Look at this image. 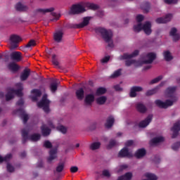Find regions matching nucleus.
I'll list each match as a JSON object with an SVG mask.
<instances>
[{"mask_svg": "<svg viewBox=\"0 0 180 180\" xmlns=\"http://www.w3.org/2000/svg\"><path fill=\"white\" fill-rule=\"evenodd\" d=\"M143 20H144V16L143 15H138L136 16V22H138L139 23H141Z\"/></svg>", "mask_w": 180, "mask_h": 180, "instance_id": "052dcab7", "label": "nucleus"}, {"mask_svg": "<svg viewBox=\"0 0 180 180\" xmlns=\"http://www.w3.org/2000/svg\"><path fill=\"white\" fill-rule=\"evenodd\" d=\"M179 147H180V142H176L172 146V150H174V151H176V150H178Z\"/></svg>", "mask_w": 180, "mask_h": 180, "instance_id": "4d7b16f0", "label": "nucleus"}, {"mask_svg": "<svg viewBox=\"0 0 180 180\" xmlns=\"http://www.w3.org/2000/svg\"><path fill=\"white\" fill-rule=\"evenodd\" d=\"M75 94L78 101H82L85 96V91H84V89L80 88L76 91Z\"/></svg>", "mask_w": 180, "mask_h": 180, "instance_id": "412c9836", "label": "nucleus"}, {"mask_svg": "<svg viewBox=\"0 0 180 180\" xmlns=\"http://www.w3.org/2000/svg\"><path fill=\"white\" fill-rule=\"evenodd\" d=\"M165 139L162 136H158L155 137L151 140V142L153 144H158V143H162L164 141Z\"/></svg>", "mask_w": 180, "mask_h": 180, "instance_id": "79ce46f5", "label": "nucleus"}, {"mask_svg": "<svg viewBox=\"0 0 180 180\" xmlns=\"http://www.w3.org/2000/svg\"><path fill=\"white\" fill-rule=\"evenodd\" d=\"M70 172H72V174H75V172H78V167L72 166V167H70Z\"/></svg>", "mask_w": 180, "mask_h": 180, "instance_id": "0e129e2a", "label": "nucleus"}, {"mask_svg": "<svg viewBox=\"0 0 180 180\" xmlns=\"http://www.w3.org/2000/svg\"><path fill=\"white\" fill-rule=\"evenodd\" d=\"M12 158V153L7 154L4 158L0 155V164L4 162L5 161L6 162H8Z\"/></svg>", "mask_w": 180, "mask_h": 180, "instance_id": "ea45409f", "label": "nucleus"}, {"mask_svg": "<svg viewBox=\"0 0 180 180\" xmlns=\"http://www.w3.org/2000/svg\"><path fill=\"white\" fill-rule=\"evenodd\" d=\"M104 94H106V89L104 87H100L97 89L96 94V95H104Z\"/></svg>", "mask_w": 180, "mask_h": 180, "instance_id": "49530a36", "label": "nucleus"}, {"mask_svg": "<svg viewBox=\"0 0 180 180\" xmlns=\"http://www.w3.org/2000/svg\"><path fill=\"white\" fill-rule=\"evenodd\" d=\"M176 91V86H170L166 89V94L169 98H172L174 94Z\"/></svg>", "mask_w": 180, "mask_h": 180, "instance_id": "bb28decb", "label": "nucleus"}, {"mask_svg": "<svg viewBox=\"0 0 180 180\" xmlns=\"http://www.w3.org/2000/svg\"><path fill=\"white\" fill-rule=\"evenodd\" d=\"M96 33H100L103 39L106 43H110L112 37H113V32L110 30H106L105 28L98 27L96 29Z\"/></svg>", "mask_w": 180, "mask_h": 180, "instance_id": "7ed1b4c3", "label": "nucleus"}, {"mask_svg": "<svg viewBox=\"0 0 180 180\" xmlns=\"http://www.w3.org/2000/svg\"><path fill=\"white\" fill-rule=\"evenodd\" d=\"M34 46H36V41L33 39H31L25 46L27 49H29L30 47H34Z\"/></svg>", "mask_w": 180, "mask_h": 180, "instance_id": "864d4df0", "label": "nucleus"}, {"mask_svg": "<svg viewBox=\"0 0 180 180\" xmlns=\"http://www.w3.org/2000/svg\"><path fill=\"white\" fill-rule=\"evenodd\" d=\"M142 30H143L145 34L147 36H150L151 34V22L150 21H147L142 25Z\"/></svg>", "mask_w": 180, "mask_h": 180, "instance_id": "2eb2a0df", "label": "nucleus"}, {"mask_svg": "<svg viewBox=\"0 0 180 180\" xmlns=\"http://www.w3.org/2000/svg\"><path fill=\"white\" fill-rule=\"evenodd\" d=\"M51 61L53 65H56V67H58L60 65V63H58V60H57V55L56 54L52 55Z\"/></svg>", "mask_w": 180, "mask_h": 180, "instance_id": "de8ad7c7", "label": "nucleus"}, {"mask_svg": "<svg viewBox=\"0 0 180 180\" xmlns=\"http://www.w3.org/2000/svg\"><path fill=\"white\" fill-rule=\"evenodd\" d=\"M44 147H45V148H51V147H53V145L49 141H45L44 143Z\"/></svg>", "mask_w": 180, "mask_h": 180, "instance_id": "5fc2aeb1", "label": "nucleus"}, {"mask_svg": "<svg viewBox=\"0 0 180 180\" xmlns=\"http://www.w3.org/2000/svg\"><path fill=\"white\" fill-rule=\"evenodd\" d=\"M144 176H146V178H147L148 180H157L158 179V177H157V175L153 174V173H146L144 174Z\"/></svg>", "mask_w": 180, "mask_h": 180, "instance_id": "a19ab883", "label": "nucleus"}, {"mask_svg": "<svg viewBox=\"0 0 180 180\" xmlns=\"http://www.w3.org/2000/svg\"><path fill=\"white\" fill-rule=\"evenodd\" d=\"M176 98L174 100H166L165 102H163L161 100H156L155 101V103L156 105L158 106V108H160V109H168L169 106H172L174 105V102H176Z\"/></svg>", "mask_w": 180, "mask_h": 180, "instance_id": "423d86ee", "label": "nucleus"}, {"mask_svg": "<svg viewBox=\"0 0 180 180\" xmlns=\"http://www.w3.org/2000/svg\"><path fill=\"white\" fill-rule=\"evenodd\" d=\"M107 98L105 96H100L96 99V102L98 105H105V103L107 101Z\"/></svg>", "mask_w": 180, "mask_h": 180, "instance_id": "f704fd0d", "label": "nucleus"}, {"mask_svg": "<svg viewBox=\"0 0 180 180\" xmlns=\"http://www.w3.org/2000/svg\"><path fill=\"white\" fill-rule=\"evenodd\" d=\"M140 51L139 50H135L132 53H124V56H121V60H127L125 61V65L127 67H130L131 64H134L136 63L135 60H130V58H133L134 57H137L139 56Z\"/></svg>", "mask_w": 180, "mask_h": 180, "instance_id": "20e7f679", "label": "nucleus"}, {"mask_svg": "<svg viewBox=\"0 0 180 180\" xmlns=\"http://www.w3.org/2000/svg\"><path fill=\"white\" fill-rule=\"evenodd\" d=\"M161 79H162V75H160L158 77H155V79H152L150 82V84L153 85V84H157V83L160 82V81H161Z\"/></svg>", "mask_w": 180, "mask_h": 180, "instance_id": "8fccbe9b", "label": "nucleus"}, {"mask_svg": "<svg viewBox=\"0 0 180 180\" xmlns=\"http://www.w3.org/2000/svg\"><path fill=\"white\" fill-rule=\"evenodd\" d=\"M15 9L18 12H25L27 11L28 8L27 6L22 4V3L19 2L15 5Z\"/></svg>", "mask_w": 180, "mask_h": 180, "instance_id": "cd10ccee", "label": "nucleus"}, {"mask_svg": "<svg viewBox=\"0 0 180 180\" xmlns=\"http://www.w3.org/2000/svg\"><path fill=\"white\" fill-rule=\"evenodd\" d=\"M141 30H143V24L141 22H139L136 25L134 26V31L136 33L141 32Z\"/></svg>", "mask_w": 180, "mask_h": 180, "instance_id": "37998d69", "label": "nucleus"}, {"mask_svg": "<svg viewBox=\"0 0 180 180\" xmlns=\"http://www.w3.org/2000/svg\"><path fill=\"white\" fill-rule=\"evenodd\" d=\"M47 124L49 127H51V129H56V126L53 123V120H51V119L48 120Z\"/></svg>", "mask_w": 180, "mask_h": 180, "instance_id": "6e6d98bb", "label": "nucleus"}, {"mask_svg": "<svg viewBox=\"0 0 180 180\" xmlns=\"http://www.w3.org/2000/svg\"><path fill=\"white\" fill-rule=\"evenodd\" d=\"M118 157H120L121 158L128 157V158H130V157H131V153L129 152V148L125 147L120 151L118 153Z\"/></svg>", "mask_w": 180, "mask_h": 180, "instance_id": "f3484780", "label": "nucleus"}, {"mask_svg": "<svg viewBox=\"0 0 180 180\" xmlns=\"http://www.w3.org/2000/svg\"><path fill=\"white\" fill-rule=\"evenodd\" d=\"M84 6L89 8V9H92L93 11H96V9L99 8V6H98V5L89 2L85 3Z\"/></svg>", "mask_w": 180, "mask_h": 180, "instance_id": "c9c22d12", "label": "nucleus"}, {"mask_svg": "<svg viewBox=\"0 0 180 180\" xmlns=\"http://www.w3.org/2000/svg\"><path fill=\"white\" fill-rule=\"evenodd\" d=\"M31 92L32 94H34L35 96H41V91L37 89H32Z\"/></svg>", "mask_w": 180, "mask_h": 180, "instance_id": "603ef678", "label": "nucleus"}, {"mask_svg": "<svg viewBox=\"0 0 180 180\" xmlns=\"http://www.w3.org/2000/svg\"><path fill=\"white\" fill-rule=\"evenodd\" d=\"M102 174L103 176H106V178H110V173L109 172V170L104 169Z\"/></svg>", "mask_w": 180, "mask_h": 180, "instance_id": "680f3d73", "label": "nucleus"}, {"mask_svg": "<svg viewBox=\"0 0 180 180\" xmlns=\"http://www.w3.org/2000/svg\"><path fill=\"white\" fill-rule=\"evenodd\" d=\"M7 171L8 172H13L15 171V167L12 166L10 163H7Z\"/></svg>", "mask_w": 180, "mask_h": 180, "instance_id": "13d9d810", "label": "nucleus"}, {"mask_svg": "<svg viewBox=\"0 0 180 180\" xmlns=\"http://www.w3.org/2000/svg\"><path fill=\"white\" fill-rule=\"evenodd\" d=\"M30 76V69H25L22 72V74L20 75V79L22 81H26Z\"/></svg>", "mask_w": 180, "mask_h": 180, "instance_id": "a878e982", "label": "nucleus"}, {"mask_svg": "<svg viewBox=\"0 0 180 180\" xmlns=\"http://www.w3.org/2000/svg\"><path fill=\"white\" fill-rule=\"evenodd\" d=\"M171 19H172V14L169 13L165 15V18L160 17L156 19V23H167V22H171Z\"/></svg>", "mask_w": 180, "mask_h": 180, "instance_id": "ddd939ff", "label": "nucleus"}, {"mask_svg": "<svg viewBox=\"0 0 180 180\" xmlns=\"http://www.w3.org/2000/svg\"><path fill=\"white\" fill-rule=\"evenodd\" d=\"M16 86L19 89H8L7 94H6V102H9V101L13 99V98H15V95H17V96H19L20 98L23 96V93L22 92V91H23V84L22 83H17Z\"/></svg>", "mask_w": 180, "mask_h": 180, "instance_id": "f257e3e1", "label": "nucleus"}, {"mask_svg": "<svg viewBox=\"0 0 180 180\" xmlns=\"http://www.w3.org/2000/svg\"><path fill=\"white\" fill-rule=\"evenodd\" d=\"M143 87L139 86H134L131 88L129 96L130 98H136L137 96L136 92H141Z\"/></svg>", "mask_w": 180, "mask_h": 180, "instance_id": "4468645a", "label": "nucleus"}, {"mask_svg": "<svg viewBox=\"0 0 180 180\" xmlns=\"http://www.w3.org/2000/svg\"><path fill=\"white\" fill-rule=\"evenodd\" d=\"M21 134L22 137V144H25L27 140H30V141H39V140L41 139V135H40V134H33L31 136H29V131L25 129H22Z\"/></svg>", "mask_w": 180, "mask_h": 180, "instance_id": "f03ea898", "label": "nucleus"}, {"mask_svg": "<svg viewBox=\"0 0 180 180\" xmlns=\"http://www.w3.org/2000/svg\"><path fill=\"white\" fill-rule=\"evenodd\" d=\"M11 58L15 61H20V60H22V53L18 51L13 52L11 53Z\"/></svg>", "mask_w": 180, "mask_h": 180, "instance_id": "b1692460", "label": "nucleus"}, {"mask_svg": "<svg viewBox=\"0 0 180 180\" xmlns=\"http://www.w3.org/2000/svg\"><path fill=\"white\" fill-rule=\"evenodd\" d=\"M146 153L147 152L144 148L139 149L135 153V157H136V158H143V157L146 155Z\"/></svg>", "mask_w": 180, "mask_h": 180, "instance_id": "c85d7f7f", "label": "nucleus"}, {"mask_svg": "<svg viewBox=\"0 0 180 180\" xmlns=\"http://www.w3.org/2000/svg\"><path fill=\"white\" fill-rule=\"evenodd\" d=\"M136 108L139 113H146L147 112V107L141 103H136Z\"/></svg>", "mask_w": 180, "mask_h": 180, "instance_id": "5701e85b", "label": "nucleus"}, {"mask_svg": "<svg viewBox=\"0 0 180 180\" xmlns=\"http://www.w3.org/2000/svg\"><path fill=\"white\" fill-rule=\"evenodd\" d=\"M84 12H85V8L81 4H74L70 9V13H72V15H77Z\"/></svg>", "mask_w": 180, "mask_h": 180, "instance_id": "1a4fd4ad", "label": "nucleus"}, {"mask_svg": "<svg viewBox=\"0 0 180 180\" xmlns=\"http://www.w3.org/2000/svg\"><path fill=\"white\" fill-rule=\"evenodd\" d=\"M57 130H58V131H60V133H63V134H65V133H67V128L63 125L57 127Z\"/></svg>", "mask_w": 180, "mask_h": 180, "instance_id": "3c124183", "label": "nucleus"}, {"mask_svg": "<svg viewBox=\"0 0 180 180\" xmlns=\"http://www.w3.org/2000/svg\"><path fill=\"white\" fill-rule=\"evenodd\" d=\"M172 37H173L174 41H178V40H179V39H180V35H179V34H176L173 35Z\"/></svg>", "mask_w": 180, "mask_h": 180, "instance_id": "774afa93", "label": "nucleus"}, {"mask_svg": "<svg viewBox=\"0 0 180 180\" xmlns=\"http://www.w3.org/2000/svg\"><path fill=\"white\" fill-rule=\"evenodd\" d=\"M36 12H39L40 13H49V12H54V8L51 7L50 8H38Z\"/></svg>", "mask_w": 180, "mask_h": 180, "instance_id": "4c0bfd02", "label": "nucleus"}, {"mask_svg": "<svg viewBox=\"0 0 180 180\" xmlns=\"http://www.w3.org/2000/svg\"><path fill=\"white\" fill-rule=\"evenodd\" d=\"M56 158H57V148H53L49 151V157L47 159L48 162H51Z\"/></svg>", "mask_w": 180, "mask_h": 180, "instance_id": "aec40b11", "label": "nucleus"}, {"mask_svg": "<svg viewBox=\"0 0 180 180\" xmlns=\"http://www.w3.org/2000/svg\"><path fill=\"white\" fill-rule=\"evenodd\" d=\"M141 9H143V11L145 13H148V12H150V3H148L147 1L143 3L141 5Z\"/></svg>", "mask_w": 180, "mask_h": 180, "instance_id": "7c9ffc66", "label": "nucleus"}, {"mask_svg": "<svg viewBox=\"0 0 180 180\" xmlns=\"http://www.w3.org/2000/svg\"><path fill=\"white\" fill-rule=\"evenodd\" d=\"M163 56L165 61H171L174 58V57H172V55H171V52L169 51H165L163 52Z\"/></svg>", "mask_w": 180, "mask_h": 180, "instance_id": "2f4dec72", "label": "nucleus"}, {"mask_svg": "<svg viewBox=\"0 0 180 180\" xmlns=\"http://www.w3.org/2000/svg\"><path fill=\"white\" fill-rule=\"evenodd\" d=\"M63 32L58 31L53 34V39L56 43H61V40H63Z\"/></svg>", "mask_w": 180, "mask_h": 180, "instance_id": "393cba45", "label": "nucleus"}, {"mask_svg": "<svg viewBox=\"0 0 180 180\" xmlns=\"http://www.w3.org/2000/svg\"><path fill=\"white\" fill-rule=\"evenodd\" d=\"M165 4H167V5H171V4H176L178 0H164Z\"/></svg>", "mask_w": 180, "mask_h": 180, "instance_id": "e2e57ef3", "label": "nucleus"}, {"mask_svg": "<svg viewBox=\"0 0 180 180\" xmlns=\"http://www.w3.org/2000/svg\"><path fill=\"white\" fill-rule=\"evenodd\" d=\"M134 141L133 140H129L125 143V146L126 147H131V146H133L134 144Z\"/></svg>", "mask_w": 180, "mask_h": 180, "instance_id": "338daca9", "label": "nucleus"}, {"mask_svg": "<svg viewBox=\"0 0 180 180\" xmlns=\"http://www.w3.org/2000/svg\"><path fill=\"white\" fill-rule=\"evenodd\" d=\"M133 177L131 172H127L125 174L120 176L117 180H130Z\"/></svg>", "mask_w": 180, "mask_h": 180, "instance_id": "473e14b6", "label": "nucleus"}, {"mask_svg": "<svg viewBox=\"0 0 180 180\" xmlns=\"http://www.w3.org/2000/svg\"><path fill=\"white\" fill-rule=\"evenodd\" d=\"M8 68L11 71H13V72H16V71H19V65L15 63H10L8 65Z\"/></svg>", "mask_w": 180, "mask_h": 180, "instance_id": "c756f323", "label": "nucleus"}, {"mask_svg": "<svg viewBox=\"0 0 180 180\" xmlns=\"http://www.w3.org/2000/svg\"><path fill=\"white\" fill-rule=\"evenodd\" d=\"M22 41V38L18 35L13 34L10 37V44L12 50L18 49V44Z\"/></svg>", "mask_w": 180, "mask_h": 180, "instance_id": "6e6552de", "label": "nucleus"}, {"mask_svg": "<svg viewBox=\"0 0 180 180\" xmlns=\"http://www.w3.org/2000/svg\"><path fill=\"white\" fill-rule=\"evenodd\" d=\"M157 91H158V87H156V88L153 89L151 90H148L146 93V96H151V95H154V94H157Z\"/></svg>", "mask_w": 180, "mask_h": 180, "instance_id": "09e8293b", "label": "nucleus"}, {"mask_svg": "<svg viewBox=\"0 0 180 180\" xmlns=\"http://www.w3.org/2000/svg\"><path fill=\"white\" fill-rule=\"evenodd\" d=\"M101 142H94L90 145V150L95 151V150H99L101 148Z\"/></svg>", "mask_w": 180, "mask_h": 180, "instance_id": "72a5a7b5", "label": "nucleus"}, {"mask_svg": "<svg viewBox=\"0 0 180 180\" xmlns=\"http://www.w3.org/2000/svg\"><path fill=\"white\" fill-rule=\"evenodd\" d=\"M146 58H148V60H143V64H153L154 60L157 58V54L153 52L148 53L146 55Z\"/></svg>", "mask_w": 180, "mask_h": 180, "instance_id": "9b49d317", "label": "nucleus"}, {"mask_svg": "<svg viewBox=\"0 0 180 180\" xmlns=\"http://www.w3.org/2000/svg\"><path fill=\"white\" fill-rule=\"evenodd\" d=\"M171 131H172V139H176L178 137V134H179L180 131V121H177L174 124L173 127L171 128Z\"/></svg>", "mask_w": 180, "mask_h": 180, "instance_id": "9d476101", "label": "nucleus"}, {"mask_svg": "<svg viewBox=\"0 0 180 180\" xmlns=\"http://www.w3.org/2000/svg\"><path fill=\"white\" fill-rule=\"evenodd\" d=\"M50 89L52 94H54L57 91V89H58V84L57 83V82H53L51 83Z\"/></svg>", "mask_w": 180, "mask_h": 180, "instance_id": "e433bc0d", "label": "nucleus"}, {"mask_svg": "<svg viewBox=\"0 0 180 180\" xmlns=\"http://www.w3.org/2000/svg\"><path fill=\"white\" fill-rule=\"evenodd\" d=\"M115 123V117L112 115L109 116L105 124V127L106 129H110L113 127V124Z\"/></svg>", "mask_w": 180, "mask_h": 180, "instance_id": "4be33fe9", "label": "nucleus"}, {"mask_svg": "<svg viewBox=\"0 0 180 180\" xmlns=\"http://www.w3.org/2000/svg\"><path fill=\"white\" fill-rule=\"evenodd\" d=\"M90 20V17H85L84 18L82 22L79 24H70L69 27L70 29H82V27H85V26H88L89 25Z\"/></svg>", "mask_w": 180, "mask_h": 180, "instance_id": "0eeeda50", "label": "nucleus"}, {"mask_svg": "<svg viewBox=\"0 0 180 180\" xmlns=\"http://www.w3.org/2000/svg\"><path fill=\"white\" fill-rule=\"evenodd\" d=\"M41 131L44 137H47V136H50V134L51 133V129H50L49 127L46 125V124H42V126L41 127Z\"/></svg>", "mask_w": 180, "mask_h": 180, "instance_id": "6ab92c4d", "label": "nucleus"}, {"mask_svg": "<svg viewBox=\"0 0 180 180\" xmlns=\"http://www.w3.org/2000/svg\"><path fill=\"white\" fill-rule=\"evenodd\" d=\"M120 75H122V69H118L111 75L110 78H117V77H120Z\"/></svg>", "mask_w": 180, "mask_h": 180, "instance_id": "a18cd8bd", "label": "nucleus"}, {"mask_svg": "<svg viewBox=\"0 0 180 180\" xmlns=\"http://www.w3.org/2000/svg\"><path fill=\"white\" fill-rule=\"evenodd\" d=\"M39 108H42L45 113L50 112V101L47 99V94H44L40 102L37 103Z\"/></svg>", "mask_w": 180, "mask_h": 180, "instance_id": "39448f33", "label": "nucleus"}, {"mask_svg": "<svg viewBox=\"0 0 180 180\" xmlns=\"http://www.w3.org/2000/svg\"><path fill=\"white\" fill-rule=\"evenodd\" d=\"M16 113H20L24 124H26V123H27V120H29V115L26 114L25 110H23V108H19L16 110Z\"/></svg>", "mask_w": 180, "mask_h": 180, "instance_id": "dca6fc26", "label": "nucleus"}, {"mask_svg": "<svg viewBox=\"0 0 180 180\" xmlns=\"http://www.w3.org/2000/svg\"><path fill=\"white\" fill-rule=\"evenodd\" d=\"M153 120V115H149L144 120H142L139 122V127L141 129H144V127H147L148 125L151 123V121Z\"/></svg>", "mask_w": 180, "mask_h": 180, "instance_id": "f8f14e48", "label": "nucleus"}, {"mask_svg": "<svg viewBox=\"0 0 180 180\" xmlns=\"http://www.w3.org/2000/svg\"><path fill=\"white\" fill-rule=\"evenodd\" d=\"M117 144V142L116 141V140L115 139L110 140L109 143L107 146L108 150H110V148H113V147H115V146H116Z\"/></svg>", "mask_w": 180, "mask_h": 180, "instance_id": "c03bdc74", "label": "nucleus"}, {"mask_svg": "<svg viewBox=\"0 0 180 180\" xmlns=\"http://www.w3.org/2000/svg\"><path fill=\"white\" fill-rule=\"evenodd\" d=\"M51 15L54 17L53 19L51 20V22H57V20L60 19V15L57 17V13H51Z\"/></svg>", "mask_w": 180, "mask_h": 180, "instance_id": "bf43d9fd", "label": "nucleus"}, {"mask_svg": "<svg viewBox=\"0 0 180 180\" xmlns=\"http://www.w3.org/2000/svg\"><path fill=\"white\" fill-rule=\"evenodd\" d=\"M65 167V164H64V162H60L58 164L56 171H54V174H56V172H58V173L63 172V171H64Z\"/></svg>", "mask_w": 180, "mask_h": 180, "instance_id": "58836bf2", "label": "nucleus"}, {"mask_svg": "<svg viewBox=\"0 0 180 180\" xmlns=\"http://www.w3.org/2000/svg\"><path fill=\"white\" fill-rule=\"evenodd\" d=\"M176 32H177L176 28H175V27L172 28V30L169 32L170 36H172V37L175 36V34H176Z\"/></svg>", "mask_w": 180, "mask_h": 180, "instance_id": "69168bd1", "label": "nucleus"}, {"mask_svg": "<svg viewBox=\"0 0 180 180\" xmlns=\"http://www.w3.org/2000/svg\"><path fill=\"white\" fill-rule=\"evenodd\" d=\"M95 101V96L94 94H87L84 98V103L86 105L91 106Z\"/></svg>", "mask_w": 180, "mask_h": 180, "instance_id": "a211bd4d", "label": "nucleus"}]
</instances>
